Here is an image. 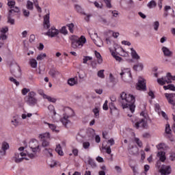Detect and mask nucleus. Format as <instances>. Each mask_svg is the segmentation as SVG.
Instances as JSON below:
<instances>
[{
    "instance_id": "4",
    "label": "nucleus",
    "mask_w": 175,
    "mask_h": 175,
    "mask_svg": "<svg viewBox=\"0 0 175 175\" xmlns=\"http://www.w3.org/2000/svg\"><path fill=\"white\" fill-rule=\"evenodd\" d=\"M59 110L64 111L63 117L60 119V122L66 126L68 124L70 123L69 118L75 116V111L70 107H60Z\"/></svg>"
},
{
    "instance_id": "15",
    "label": "nucleus",
    "mask_w": 175,
    "mask_h": 175,
    "mask_svg": "<svg viewBox=\"0 0 175 175\" xmlns=\"http://www.w3.org/2000/svg\"><path fill=\"white\" fill-rule=\"evenodd\" d=\"M75 9L77 12V13H80V14H82L83 16V18H85V21H88V14L84 12V10H83L81 5L79 4H75Z\"/></svg>"
},
{
    "instance_id": "11",
    "label": "nucleus",
    "mask_w": 175,
    "mask_h": 175,
    "mask_svg": "<svg viewBox=\"0 0 175 175\" xmlns=\"http://www.w3.org/2000/svg\"><path fill=\"white\" fill-rule=\"evenodd\" d=\"M165 96L170 105H172V109H175V93H165Z\"/></svg>"
},
{
    "instance_id": "3",
    "label": "nucleus",
    "mask_w": 175,
    "mask_h": 175,
    "mask_svg": "<svg viewBox=\"0 0 175 175\" xmlns=\"http://www.w3.org/2000/svg\"><path fill=\"white\" fill-rule=\"evenodd\" d=\"M43 28L44 29H48L47 32L44 33L46 36L49 38H55L59 35V30L57 29L55 27L52 26L51 28L50 25V13L46 14L43 16Z\"/></svg>"
},
{
    "instance_id": "23",
    "label": "nucleus",
    "mask_w": 175,
    "mask_h": 175,
    "mask_svg": "<svg viewBox=\"0 0 175 175\" xmlns=\"http://www.w3.org/2000/svg\"><path fill=\"white\" fill-rule=\"evenodd\" d=\"M131 55L133 58V59H136V61H139V59H140V56L139 55V54H137V52H136V51L133 49V48H131Z\"/></svg>"
},
{
    "instance_id": "22",
    "label": "nucleus",
    "mask_w": 175,
    "mask_h": 175,
    "mask_svg": "<svg viewBox=\"0 0 175 175\" xmlns=\"http://www.w3.org/2000/svg\"><path fill=\"white\" fill-rule=\"evenodd\" d=\"M133 69L135 72H142L144 69V65L142 62H137L133 66Z\"/></svg>"
},
{
    "instance_id": "27",
    "label": "nucleus",
    "mask_w": 175,
    "mask_h": 175,
    "mask_svg": "<svg viewBox=\"0 0 175 175\" xmlns=\"http://www.w3.org/2000/svg\"><path fill=\"white\" fill-rule=\"evenodd\" d=\"M95 57L97 58V64L98 65H100L103 62V59L102 58V55H100V53L96 51H94Z\"/></svg>"
},
{
    "instance_id": "50",
    "label": "nucleus",
    "mask_w": 175,
    "mask_h": 175,
    "mask_svg": "<svg viewBox=\"0 0 175 175\" xmlns=\"http://www.w3.org/2000/svg\"><path fill=\"white\" fill-rule=\"evenodd\" d=\"M131 154H133V155H135V154H137V152H139V148H137V147H135V146H133L131 148Z\"/></svg>"
},
{
    "instance_id": "39",
    "label": "nucleus",
    "mask_w": 175,
    "mask_h": 175,
    "mask_svg": "<svg viewBox=\"0 0 175 175\" xmlns=\"http://www.w3.org/2000/svg\"><path fill=\"white\" fill-rule=\"evenodd\" d=\"M88 163L92 167H96V163H95V160L91 159V157L88 158Z\"/></svg>"
},
{
    "instance_id": "53",
    "label": "nucleus",
    "mask_w": 175,
    "mask_h": 175,
    "mask_svg": "<svg viewBox=\"0 0 175 175\" xmlns=\"http://www.w3.org/2000/svg\"><path fill=\"white\" fill-rule=\"evenodd\" d=\"M21 117L23 120H25L27 118H31V117H32V113H25L22 114Z\"/></svg>"
},
{
    "instance_id": "14",
    "label": "nucleus",
    "mask_w": 175,
    "mask_h": 175,
    "mask_svg": "<svg viewBox=\"0 0 175 175\" xmlns=\"http://www.w3.org/2000/svg\"><path fill=\"white\" fill-rule=\"evenodd\" d=\"M9 150V144L8 142H3L1 148H0V158H3L6 155V151Z\"/></svg>"
},
{
    "instance_id": "35",
    "label": "nucleus",
    "mask_w": 175,
    "mask_h": 175,
    "mask_svg": "<svg viewBox=\"0 0 175 175\" xmlns=\"http://www.w3.org/2000/svg\"><path fill=\"white\" fill-rule=\"evenodd\" d=\"M147 7L148 9H154V8H157V2H155L154 0H152L148 3Z\"/></svg>"
},
{
    "instance_id": "40",
    "label": "nucleus",
    "mask_w": 175,
    "mask_h": 175,
    "mask_svg": "<svg viewBox=\"0 0 175 175\" xmlns=\"http://www.w3.org/2000/svg\"><path fill=\"white\" fill-rule=\"evenodd\" d=\"M60 33H62V35L66 36L68 35V29H66V26H63L59 31Z\"/></svg>"
},
{
    "instance_id": "44",
    "label": "nucleus",
    "mask_w": 175,
    "mask_h": 175,
    "mask_svg": "<svg viewBox=\"0 0 175 175\" xmlns=\"http://www.w3.org/2000/svg\"><path fill=\"white\" fill-rule=\"evenodd\" d=\"M134 142H135L136 144H137L138 147H140V148H142V147H143V142H142L140 139L135 137L134 139Z\"/></svg>"
},
{
    "instance_id": "63",
    "label": "nucleus",
    "mask_w": 175,
    "mask_h": 175,
    "mask_svg": "<svg viewBox=\"0 0 175 175\" xmlns=\"http://www.w3.org/2000/svg\"><path fill=\"white\" fill-rule=\"evenodd\" d=\"M140 116L144 117V118H145V120H146V121H147V117H148V115L147 114V113H146V111H142L140 113Z\"/></svg>"
},
{
    "instance_id": "20",
    "label": "nucleus",
    "mask_w": 175,
    "mask_h": 175,
    "mask_svg": "<svg viewBox=\"0 0 175 175\" xmlns=\"http://www.w3.org/2000/svg\"><path fill=\"white\" fill-rule=\"evenodd\" d=\"M8 31L9 28H8V27H2L0 29L2 40H6L8 39V36H6V33L8 32Z\"/></svg>"
},
{
    "instance_id": "9",
    "label": "nucleus",
    "mask_w": 175,
    "mask_h": 175,
    "mask_svg": "<svg viewBox=\"0 0 175 175\" xmlns=\"http://www.w3.org/2000/svg\"><path fill=\"white\" fill-rule=\"evenodd\" d=\"M35 96H36V93L35 92H29L27 103L29 104V106H34V105H36L38 103V100Z\"/></svg>"
},
{
    "instance_id": "38",
    "label": "nucleus",
    "mask_w": 175,
    "mask_h": 175,
    "mask_svg": "<svg viewBox=\"0 0 175 175\" xmlns=\"http://www.w3.org/2000/svg\"><path fill=\"white\" fill-rule=\"evenodd\" d=\"M46 57H47V55L46 53H40L37 56V61H43V59H44V58H46Z\"/></svg>"
},
{
    "instance_id": "61",
    "label": "nucleus",
    "mask_w": 175,
    "mask_h": 175,
    "mask_svg": "<svg viewBox=\"0 0 175 175\" xmlns=\"http://www.w3.org/2000/svg\"><path fill=\"white\" fill-rule=\"evenodd\" d=\"M109 109L110 110H117V107H116V105H114L113 103H109Z\"/></svg>"
},
{
    "instance_id": "37",
    "label": "nucleus",
    "mask_w": 175,
    "mask_h": 175,
    "mask_svg": "<svg viewBox=\"0 0 175 175\" xmlns=\"http://www.w3.org/2000/svg\"><path fill=\"white\" fill-rule=\"evenodd\" d=\"M163 88L165 90H170V91H175V85L173 84H170L168 85H164Z\"/></svg>"
},
{
    "instance_id": "51",
    "label": "nucleus",
    "mask_w": 175,
    "mask_h": 175,
    "mask_svg": "<svg viewBox=\"0 0 175 175\" xmlns=\"http://www.w3.org/2000/svg\"><path fill=\"white\" fill-rule=\"evenodd\" d=\"M42 147H50V142L47 139L42 140Z\"/></svg>"
},
{
    "instance_id": "21",
    "label": "nucleus",
    "mask_w": 175,
    "mask_h": 175,
    "mask_svg": "<svg viewBox=\"0 0 175 175\" xmlns=\"http://www.w3.org/2000/svg\"><path fill=\"white\" fill-rule=\"evenodd\" d=\"M49 75H50L53 79H57V77H59V76H61V73L55 69L50 70Z\"/></svg>"
},
{
    "instance_id": "33",
    "label": "nucleus",
    "mask_w": 175,
    "mask_h": 175,
    "mask_svg": "<svg viewBox=\"0 0 175 175\" xmlns=\"http://www.w3.org/2000/svg\"><path fill=\"white\" fill-rule=\"evenodd\" d=\"M79 77L81 80L83 79L87 78V70H81L79 72Z\"/></svg>"
},
{
    "instance_id": "46",
    "label": "nucleus",
    "mask_w": 175,
    "mask_h": 175,
    "mask_svg": "<svg viewBox=\"0 0 175 175\" xmlns=\"http://www.w3.org/2000/svg\"><path fill=\"white\" fill-rule=\"evenodd\" d=\"M98 77L100 79H105V70H100L97 73Z\"/></svg>"
},
{
    "instance_id": "6",
    "label": "nucleus",
    "mask_w": 175,
    "mask_h": 175,
    "mask_svg": "<svg viewBox=\"0 0 175 175\" xmlns=\"http://www.w3.org/2000/svg\"><path fill=\"white\" fill-rule=\"evenodd\" d=\"M88 137V130H81V131L77 135L76 139L77 142H83V147L85 149L88 148V142H85Z\"/></svg>"
},
{
    "instance_id": "2",
    "label": "nucleus",
    "mask_w": 175,
    "mask_h": 175,
    "mask_svg": "<svg viewBox=\"0 0 175 175\" xmlns=\"http://www.w3.org/2000/svg\"><path fill=\"white\" fill-rule=\"evenodd\" d=\"M118 101L120 105H121L122 109H129L131 113H135V109H136L135 102H136V98L133 95L122 92L120 94Z\"/></svg>"
},
{
    "instance_id": "52",
    "label": "nucleus",
    "mask_w": 175,
    "mask_h": 175,
    "mask_svg": "<svg viewBox=\"0 0 175 175\" xmlns=\"http://www.w3.org/2000/svg\"><path fill=\"white\" fill-rule=\"evenodd\" d=\"M14 5H16V1H14V0L8 1V5L9 6V8L13 9V8H14Z\"/></svg>"
},
{
    "instance_id": "49",
    "label": "nucleus",
    "mask_w": 175,
    "mask_h": 175,
    "mask_svg": "<svg viewBox=\"0 0 175 175\" xmlns=\"http://www.w3.org/2000/svg\"><path fill=\"white\" fill-rule=\"evenodd\" d=\"M9 80L10 81H11V83H13L14 84H15L16 87H18V85H20V82L17 81V80L14 77H10Z\"/></svg>"
},
{
    "instance_id": "32",
    "label": "nucleus",
    "mask_w": 175,
    "mask_h": 175,
    "mask_svg": "<svg viewBox=\"0 0 175 175\" xmlns=\"http://www.w3.org/2000/svg\"><path fill=\"white\" fill-rule=\"evenodd\" d=\"M29 64L33 69H36V68H38V61L33 58L29 59Z\"/></svg>"
},
{
    "instance_id": "29",
    "label": "nucleus",
    "mask_w": 175,
    "mask_h": 175,
    "mask_svg": "<svg viewBox=\"0 0 175 175\" xmlns=\"http://www.w3.org/2000/svg\"><path fill=\"white\" fill-rule=\"evenodd\" d=\"M38 137L40 140H47L48 139H50L51 135L50 133H42L39 135Z\"/></svg>"
},
{
    "instance_id": "43",
    "label": "nucleus",
    "mask_w": 175,
    "mask_h": 175,
    "mask_svg": "<svg viewBox=\"0 0 175 175\" xmlns=\"http://www.w3.org/2000/svg\"><path fill=\"white\" fill-rule=\"evenodd\" d=\"M92 111L94 114L95 118H99V108L96 107L93 109Z\"/></svg>"
},
{
    "instance_id": "7",
    "label": "nucleus",
    "mask_w": 175,
    "mask_h": 175,
    "mask_svg": "<svg viewBox=\"0 0 175 175\" xmlns=\"http://www.w3.org/2000/svg\"><path fill=\"white\" fill-rule=\"evenodd\" d=\"M172 80L175 81V75H172V73H167L165 77H162L161 78L157 79V83L160 85H165V84H170L172 83Z\"/></svg>"
},
{
    "instance_id": "41",
    "label": "nucleus",
    "mask_w": 175,
    "mask_h": 175,
    "mask_svg": "<svg viewBox=\"0 0 175 175\" xmlns=\"http://www.w3.org/2000/svg\"><path fill=\"white\" fill-rule=\"evenodd\" d=\"M48 109L49 110V111H51V113H52L53 116L57 115V112L55 111V108H54L53 105H49Z\"/></svg>"
},
{
    "instance_id": "28",
    "label": "nucleus",
    "mask_w": 175,
    "mask_h": 175,
    "mask_svg": "<svg viewBox=\"0 0 175 175\" xmlns=\"http://www.w3.org/2000/svg\"><path fill=\"white\" fill-rule=\"evenodd\" d=\"M48 165L50 166V167H55V166H61V163L59 161H57L53 159H51V161H49L48 162Z\"/></svg>"
},
{
    "instance_id": "24",
    "label": "nucleus",
    "mask_w": 175,
    "mask_h": 175,
    "mask_svg": "<svg viewBox=\"0 0 175 175\" xmlns=\"http://www.w3.org/2000/svg\"><path fill=\"white\" fill-rule=\"evenodd\" d=\"M11 122L14 126H18V125H20L19 116L18 115L13 116Z\"/></svg>"
},
{
    "instance_id": "19",
    "label": "nucleus",
    "mask_w": 175,
    "mask_h": 175,
    "mask_svg": "<svg viewBox=\"0 0 175 175\" xmlns=\"http://www.w3.org/2000/svg\"><path fill=\"white\" fill-rule=\"evenodd\" d=\"M68 85H70V87H73L74 85H77V84H79V79H77V77L70 78L68 80Z\"/></svg>"
},
{
    "instance_id": "10",
    "label": "nucleus",
    "mask_w": 175,
    "mask_h": 175,
    "mask_svg": "<svg viewBox=\"0 0 175 175\" xmlns=\"http://www.w3.org/2000/svg\"><path fill=\"white\" fill-rule=\"evenodd\" d=\"M148 127V124L147 123L146 118L140 119L135 124V128H136V129H139V128H142V129H147Z\"/></svg>"
},
{
    "instance_id": "18",
    "label": "nucleus",
    "mask_w": 175,
    "mask_h": 175,
    "mask_svg": "<svg viewBox=\"0 0 175 175\" xmlns=\"http://www.w3.org/2000/svg\"><path fill=\"white\" fill-rule=\"evenodd\" d=\"M44 124L45 125H47L49 128V129H51V131L55 132V133H58L59 132V129H58V127H57V125L54 124H50L47 122H44Z\"/></svg>"
},
{
    "instance_id": "45",
    "label": "nucleus",
    "mask_w": 175,
    "mask_h": 175,
    "mask_svg": "<svg viewBox=\"0 0 175 175\" xmlns=\"http://www.w3.org/2000/svg\"><path fill=\"white\" fill-rule=\"evenodd\" d=\"M103 1L108 9H111V8H113V6L111 5V0H103Z\"/></svg>"
},
{
    "instance_id": "59",
    "label": "nucleus",
    "mask_w": 175,
    "mask_h": 175,
    "mask_svg": "<svg viewBox=\"0 0 175 175\" xmlns=\"http://www.w3.org/2000/svg\"><path fill=\"white\" fill-rule=\"evenodd\" d=\"M29 89L25 88L21 90V94L22 95H27V94H28V92H29Z\"/></svg>"
},
{
    "instance_id": "57",
    "label": "nucleus",
    "mask_w": 175,
    "mask_h": 175,
    "mask_svg": "<svg viewBox=\"0 0 175 175\" xmlns=\"http://www.w3.org/2000/svg\"><path fill=\"white\" fill-rule=\"evenodd\" d=\"M107 103H109V102L107 101V100H106L103 105V109L107 111L109 110V106H107Z\"/></svg>"
},
{
    "instance_id": "56",
    "label": "nucleus",
    "mask_w": 175,
    "mask_h": 175,
    "mask_svg": "<svg viewBox=\"0 0 175 175\" xmlns=\"http://www.w3.org/2000/svg\"><path fill=\"white\" fill-rule=\"evenodd\" d=\"M172 132V130L170 129V124H166L165 126V133L167 135H170Z\"/></svg>"
},
{
    "instance_id": "60",
    "label": "nucleus",
    "mask_w": 175,
    "mask_h": 175,
    "mask_svg": "<svg viewBox=\"0 0 175 175\" xmlns=\"http://www.w3.org/2000/svg\"><path fill=\"white\" fill-rule=\"evenodd\" d=\"M115 170H116L117 173L121 174L122 173V168L118 165L115 166Z\"/></svg>"
},
{
    "instance_id": "55",
    "label": "nucleus",
    "mask_w": 175,
    "mask_h": 175,
    "mask_svg": "<svg viewBox=\"0 0 175 175\" xmlns=\"http://www.w3.org/2000/svg\"><path fill=\"white\" fill-rule=\"evenodd\" d=\"M23 16L25 17H29V10H25V9H23Z\"/></svg>"
},
{
    "instance_id": "25",
    "label": "nucleus",
    "mask_w": 175,
    "mask_h": 175,
    "mask_svg": "<svg viewBox=\"0 0 175 175\" xmlns=\"http://www.w3.org/2000/svg\"><path fill=\"white\" fill-rule=\"evenodd\" d=\"M157 157H159V161L161 162H165L166 161V152L164 151H161L157 153Z\"/></svg>"
},
{
    "instance_id": "12",
    "label": "nucleus",
    "mask_w": 175,
    "mask_h": 175,
    "mask_svg": "<svg viewBox=\"0 0 175 175\" xmlns=\"http://www.w3.org/2000/svg\"><path fill=\"white\" fill-rule=\"evenodd\" d=\"M159 172L161 175H170L172 174V166L170 165H162Z\"/></svg>"
},
{
    "instance_id": "17",
    "label": "nucleus",
    "mask_w": 175,
    "mask_h": 175,
    "mask_svg": "<svg viewBox=\"0 0 175 175\" xmlns=\"http://www.w3.org/2000/svg\"><path fill=\"white\" fill-rule=\"evenodd\" d=\"M120 76H125V77H129L131 80H132V72H131V68H124V70H122L120 72Z\"/></svg>"
},
{
    "instance_id": "13",
    "label": "nucleus",
    "mask_w": 175,
    "mask_h": 175,
    "mask_svg": "<svg viewBox=\"0 0 175 175\" xmlns=\"http://www.w3.org/2000/svg\"><path fill=\"white\" fill-rule=\"evenodd\" d=\"M90 38L96 46L98 47H102L103 43H102V40H100V38L98 36V33H94V34H90Z\"/></svg>"
},
{
    "instance_id": "31",
    "label": "nucleus",
    "mask_w": 175,
    "mask_h": 175,
    "mask_svg": "<svg viewBox=\"0 0 175 175\" xmlns=\"http://www.w3.org/2000/svg\"><path fill=\"white\" fill-rule=\"evenodd\" d=\"M14 13H20V8L18 7H13L9 10L10 16H14Z\"/></svg>"
},
{
    "instance_id": "34",
    "label": "nucleus",
    "mask_w": 175,
    "mask_h": 175,
    "mask_svg": "<svg viewBox=\"0 0 175 175\" xmlns=\"http://www.w3.org/2000/svg\"><path fill=\"white\" fill-rule=\"evenodd\" d=\"M55 151H56V152H57L58 155L63 157L64 151L62 150V147L61 146V144H57L56 146Z\"/></svg>"
},
{
    "instance_id": "62",
    "label": "nucleus",
    "mask_w": 175,
    "mask_h": 175,
    "mask_svg": "<svg viewBox=\"0 0 175 175\" xmlns=\"http://www.w3.org/2000/svg\"><path fill=\"white\" fill-rule=\"evenodd\" d=\"M154 109H155V111H157V112L161 111V106L159 105V104L156 103L154 105Z\"/></svg>"
},
{
    "instance_id": "30",
    "label": "nucleus",
    "mask_w": 175,
    "mask_h": 175,
    "mask_svg": "<svg viewBox=\"0 0 175 175\" xmlns=\"http://www.w3.org/2000/svg\"><path fill=\"white\" fill-rule=\"evenodd\" d=\"M42 97L44 99H47L49 102H51L52 103H55V102H57V98L47 96L46 94H42Z\"/></svg>"
},
{
    "instance_id": "47",
    "label": "nucleus",
    "mask_w": 175,
    "mask_h": 175,
    "mask_svg": "<svg viewBox=\"0 0 175 175\" xmlns=\"http://www.w3.org/2000/svg\"><path fill=\"white\" fill-rule=\"evenodd\" d=\"M103 150H105L107 154H111V148L107 146H103Z\"/></svg>"
},
{
    "instance_id": "58",
    "label": "nucleus",
    "mask_w": 175,
    "mask_h": 175,
    "mask_svg": "<svg viewBox=\"0 0 175 175\" xmlns=\"http://www.w3.org/2000/svg\"><path fill=\"white\" fill-rule=\"evenodd\" d=\"M112 55L115 58V59H116V61H118L119 62H121L122 61V57L116 55L114 53H112Z\"/></svg>"
},
{
    "instance_id": "1",
    "label": "nucleus",
    "mask_w": 175,
    "mask_h": 175,
    "mask_svg": "<svg viewBox=\"0 0 175 175\" xmlns=\"http://www.w3.org/2000/svg\"><path fill=\"white\" fill-rule=\"evenodd\" d=\"M38 152H40V144L39 141L33 139L29 142V149L21 146L12 157L15 163H21L23 161H29L36 158Z\"/></svg>"
},
{
    "instance_id": "16",
    "label": "nucleus",
    "mask_w": 175,
    "mask_h": 175,
    "mask_svg": "<svg viewBox=\"0 0 175 175\" xmlns=\"http://www.w3.org/2000/svg\"><path fill=\"white\" fill-rule=\"evenodd\" d=\"M161 51L163 52L164 57H167L168 58L173 57V51H170V49L166 46H163L161 48Z\"/></svg>"
},
{
    "instance_id": "54",
    "label": "nucleus",
    "mask_w": 175,
    "mask_h": 175,
    "mask_svg": "<svg viewBox=\"0 0 175 175\" xmlns=\"http://www.w3.org/2000/svg\"><path fill=\"white\" fill-rule=\"evenodd\" d=\"M166 147V144L165 143H160L157 146V150H162Z\"/></svg>"
},
{
    "instance_id": "8",
    "label": "nucleus",
    "mask_w": 175,
    "mask_h": 175,
    "mask_svg": "<svg viewBox=\"0 0 175 175\" xmlns=\"http://www.w3.org/2000/svg\"><path fill=\"white\" fill-rule=\"evenodd\" d=\"M136 88L139 91H147V85L146 83V79H144V78L142 77H139Z\"/></svg>"
},
{
    "instance_id": "26",
    "label": "nucleus",
    "mask_w": 175,
    "mask_h": 175,
    "mask_svg": "<svg viewBox=\"0 0 175 175\" xmlns=\"http://www.w3.org/2000/svg\"><path fill=\"white\" fill-rule=\"evenodd\" d=\"M53 152H54V150H53L52 148H46L44 150L45 155H46V157H48L49 158H53Z\"/></svg>"
},
{
    "instance_id": "5",
    "label": "nucleus",
    "mask_w": 175,
    "mask_h": 175,
    "mask_svg": "<svg viewBox=\"0 0 175 175\" xmlns=\"http://www.w3.org/2000/svg\"><path fill=\"white\" fill-rule=\"evenodd\" d=\"M70 40H71V46L73 49H81L87 42V39L84 36H81V37L71 36H70Z\"/></svg>"
},
{
    "instance_id": "64",
    "label": "nucleus",
    "mask_w": 175,
    "mask_h": 175,
    "mask_svg": "<svg viewBox=\"0 0 175 175\" xmlns=\"http://www.w3.org/2000/svg\"><path fill=\"white\" fill-rule=\"evenodd\" d=\"M88 62V56H83L82 59V64H87Z\"/></svg>"
},
{
    "instance_id": "42",
    "label": "nucleus",
    "mask_w": 175,
    "mask_h": 175,
    "mask_svg": "<svg viewBox=\"0 0 175 175\" xmlns=\"http://www.w3.org/2000/svg\"><path fill=\"white\" fill-rule=\"evenodd\" d=\"M153 29L154 31H157L159 29V21H156L153 23Z\"/></svg>"
},
{
    "instance_id": "36",
    "label": "nucleus",
    "mask_w": 175,
    "mask_h": 175,
    "mask_svg": "<svg viewBox=\"0 0 175 175\" xmlns=\"http://www.w3.org/2000/svg\"><path fill=\"white\" fill-rule=\"evenodd\" d=\"M26 8L28 10H33V3L29 0H27Z\"/></svg>"
},
{
    "instance_id": "48",
    "label": "nucleus",
    "mask_w": 175,
    "mask_h": 175,
    "mask_svg": "<svg viewBox=\"0 0 175 175\" xmlns=\"http://www.w3.org/2000/svg\"><path fill=\"white\" fill-rule=\"evenodd\" d=\"M67 27H68V29L71 33L75 32V25L73 23L67 25Z\"/></svg>"
}]
</instances>
